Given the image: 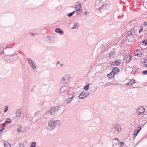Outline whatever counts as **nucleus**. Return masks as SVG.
Listing matches in <instances>:
<instances>
[{"mask_svg":"<svg viewBox=\"0 0 147 147\" xmlns=\"http://www.w3.org/2000/svg\"><path fill=\"white\" fill-rule=\"evenodd\" d=\"M70 78L69 75H65L61 78V82L63 84H66L69 81Z\"/></svg>","mask_w":147,"mask_h":147,"instance_id":"f257e3e1","label":"nucleus"},{"mask_svg":"<svg viewBox=\"0 0 147 147\" xmlns=\"http://www.w3.org/2000/svg\"><path fill=\"white\" fill-rule=\"evenodd\" d=\"M59 108V107L58 106L52 107L50 109L49 111V113L51 115H53L55 113V112L58 110Z\"/></svg>","mask_w":147,"mask_h":147,"instance_id":"f03ea898","label":"nucleus"},{"mask_svg":"<svg viewBox=\"0 0 147 147\" xmlns=\"http://www.w3.org/2000/svg\"><path fill=\"white\" fill-rule=\"evenodd\" d=\"M135 33V31L134 29H131L129 31L126 33V38L129 40V37L133 35Z\"/></svg>","mask_w":147,"mask_h":147,"instance_id":"7ed1b4c3","label":"nucleus"},{"mask_svg":"<svg viewBox=\"0 0 147 147\" xmlns=\"http://www.w3.org/2000/svg\"><path fill=\"white\" fill-rule=\"evenodd\" d=\"M27 61L28 62L31 67L34 69L36 68V66L34 64V61L30 58H28L27 59Z\"/></svg>","mask_w":147,"mask_h":147,"instance_id":"20e7f679","label":"nucleus"},{"mask_svg":"<svg viewBox=\"0 0 147 147\" xmlns=\"http://www.w3.org/2000/svg\"><path fill=\"white\" fill-rule=\"evenodd\" d=\"M116 53L115 51H111L109 53V58L113 60L116 57Z\"/></svg>","mask_w":147,"mask_h":147,"instance_id":"39448f33","label":"nucleus"},{"mask_svg":"<svg viewBox=\"0 0 147 147\" xmlns=\"http://www.w3.org/2000/svg\"><path fill=\"white\" fill-rule=\"evenodd\" d=\"M142 54V51L138 49L136 50L134 52V55L137 56L138 57H140Z\"/></svg>","mask_w":147,"mask_h":147,"instance_id":"423d86ee","label":"nucleus"},{"mask_svg":"<svg viewBox=\"0 0 147 147\" xmlns=\"http://www.w3.org/2000/svg\"><path fill=\"white\" fill-rule=\"evenodd\" d=\"M87 97L86 95V92L83 91L78 96V98L80 99H83Z\"/></svg>","mask_w":147,"mask_h":147,"instance_id":"0eeeda50","label":"nucleus"},{"mask_svg":"<svg viewBox=\"0 0 147 147\" xmlns=\"http://www.w3.org/2000/svg\"><path fill=\"white\" fill-rule=\"evenodd\" d=\"M48 125L50 127L52 128L51 129H53L55 127L54 120H50L49 121Z\"/></svg>","mask_w":147,"mask_h":147,"instance_id":"6e6552de","label":"nucleus"},{"mask_svg":"<svg viewBox=\"0 0 147 147\" xmlns=\"http://www.w3.org/2000/svg\"><path fill=\"white\" fill-rule=\"evenodd\" d=\"M113 68V69H112V72H113V74H115V75L116 74H118L120 71V69L117 67H115Z\"/></svg>","mask_w":147,"mask_h":147,"instance_id":"1a4fd4ad","label":"nucleus"},{"mask_svg":"<svg viewBox=\"0 0 147 147\" xmlns=\"http://www.w3.org/2000/svg\"><path fill=\"white\" fill-rule=\"evenodd\" d=\"M144 111L145 109L144 107H141L138 108L137 111V113L138 115H140L144 112Z\"/></svg>","mask_w":147,"mask_h":147,"instance_id":"9d476101","label":"nucleus"},{"mask_svg":"<svg viewBox=\"0 0 147 147\" xmlns=\"http://www.w3.org/2000/svg\"><path fill=\"white\" fill-rule=\"evenodd\" d=\"M77 4H78L79 5H76L75 6H77L76 7V12H77V11H80V8H81V4L79 1H77L76 2Z\"/></svg>","mask_w":147,"mask_h":147,"instance_id":"9b49d317","label":"nucleus"},{"mask_svg":"<svg viewBox=\"0 0 147 147\" xmlns=\"http://www.w3.org/2000/svg\"><path fill=\"white\" fill-rule=\"evenodd\" d=\"M21 114V109H17L16 112V116L17 117H20Z\"/></svg>","mask_w":147,"mask_h":147,"instance_id":"f8f14e48","label":"nucleus"},{"mask_svg":"<svg viewBox=\"0 0 147 147\" xmlns=\"http://www.w3.org/2000/svg\"><path fill=\"white\" fill-rule=\"evenodd\" d=\"M55 32L61 35L63 33V31L59 28L55 29Z\"/></svg>","mask_w":147,"mask_h":147,"instance_id":"ddd939ff","label":"nucleus"},{"mask_svg":"<svg viewBox=\"0 0 147 147\" xmlns=\"http://www.w3.org/2000/svg\"><path fill=\"white\" fill-rule=\"evenodd\" d=\"M132 57L129 55H128L126 58V63H129L131 60Z\"/></svg>","mask_w":147,"mask_h":147,"instance_id":"4468645a","label":"nucleus"},{"mask_svg":"<svg viewBox=\"0 0 147 147\" xmlns=\"http://www.w3.org/2000/svg\"><path fill=\"white\" fill-rule=\"evenodd\" d=\"M66 88L65 86L61 87L59 90V92L60 93H62L64 92H66Z\"/></svg>","mask_w":147,"mask_h":147,"instance_id":"2eb2a0df","label":"nucleus"},{"mask_svg":"<svg viewBox=\"0 0 147 147\" xmlns=\"http://www.w3.org/2000/svg\"><path fill=\"white\" fill-rule=\"evenodd\" d=\"M115 128L117 131H120L121 130V126L118 124H116L115 125Z\"/></svg>","mask_w":147,"mask_h":147,"instance_id":"dca6fc26","label":"nucleus"},{"mask_svg":"<svg viewBox=\"0 0 147 147\" xmlns=\"http://www.w3.org/2000/svg\"><path fill=\"white\" fill-rule=\"evenodd\" d=\"M55 127L59 126L61 123V121L59 120H55L54 121Z\"/></svg>","mask_w":147,"mask_h":147,"instance_id":"f3484780","label":"nucleus"},{"mask_svg":"<svg viewBox=\"0 0 147 147\" xmlns=\"http://www.w3.org/2000/svg\"><path fill=\"white\" fill-rule=\"evenodd\" d=\"M74 97V96L73 94L72 96L70 98H69L67 99L66 101V103L67 104L69 103L72 100V99Z\"/></svg>","mask_w":147,"mask_h":147,"instance_id":"a211bd4d","label":"nucleus"},{"mask_svg":"<svg viewBox=\"0 0 147 147\" xmlns=\"http://www.w3.org/2000/svg\"><path fill=\"white\" fill-rule=\"evenodd\" d=\"M107 76L108 78L111 79L112 78L115 76V74H113V72L112 71L109 74L107 75Z\"/></svg>","mask_w":147,"mask_h":147,"instance_id":"6ab92c4d","label":"nucleus"},{"mask_svg":"<svg viewBox=\"0 0 147 147\" xmlns=\"http://www.w3.org/2000/svg\"><path fill=\"white\" fill-rule=\"evenodd\" d=\"M120 63L118 61H116L115 62H113L111 65H118Z\"/></svg>","mask_w":147,"mask_h":147,"instance_id":"aec40b11","label":"nucleus"},{"mask_svg":"<svg viewBox=\"0 0 147 147\" xmlns=\"http://www.w3.org/2000/svg\"><path fill=\"white\" fill-rule=\"evenodd\" d=\"M135 82V80H131L130 81H129L126 84L128 85H129V86H130L132 84H134Z\"/></svg>","mask_w":147,"mask_h":147,"instance_id":"412c9836","label":"nucleus"},{"mask_svg":"<svg viewBox=\"0 0 147 147\" xmlns=\"http://www.w3.org/2000/svg\"><path fill=\"white\" fill-rule=\"evenodd\" d=\"M79 26L78 23H76L74 24L73 27H72V29H76V28H78Z\"/></svg>","mask_w":147,"mask_h":147,"instance_id":"4be33fe9","label":"nucleus"},{"mask_svg":"<svg viewBox=\"0 0 147 147\" xmlns=\"http://www.w3.org/2000/svg\"><path fill=\"white\" fill-rule=\"evenodd\" d=\"M90 84L88 83L87 84L84 86L83 88V89L85 91H87L88 90Z\"/></svg>","mask_w":147,"mask_h":147,"instance_id":"5701e85b","label":"nucleus"},{"mask_svg":"<svg viewBox=\"0 0 147 147\" xmlns=\"http://www.w3.org/2000/svg\"><path fill=\"white\" fill-rule=\"evenodd\" d=\"M5 147H11V145L7 142H5L4 143Z\"/></svg>","mask_w":147,"mask_h":147,"instance_id":"b1692460","label":"nucleus"},{"mask_svg":"<svg viewBox=\"0 0 147 147\" xmlns=\"http://www.w3.org/2000/svg\"><path fill=\"white\" fill-rule=\"evenodd\" d=\"M36 142H32L30 145V147H36Z\"/></svg>","mask_w":147,"mask_h":147,"instance_id":"393cba45","label":"nucleus"},{"mask_svg":"<svg viewBox=\"0 0 147 147\" xmlns=\"http://www.w3.org/2000/svg\"><path fill=\"white\" fill-rule=\"evenodd\" d=\"M140 131V130H138V129H135L134 132V135L136 136L138 134Z\"/></svg>","mask_w":147,"mask_h":147,"instance_id":"a878e982","label":"nucleus"},{"mask_svg":"<svg viewBox=\"0 0 147 147\" xmlns=\"http://www.w3.org/2000/svg\"><path fill=\"white\" fill-rule=\"evenodd\" d=\"M11 122V120L10 119L8 118L7 119L6 121H5V122L7 123H10Z\"/></svg>","mask_w":147,"mask_h":147,"instance_id":"bb28decb","label":"nucleus"},{"mask_svg":"<svg viewBox=\"0 0 147 147\" xmlns=\"http://www.w3.org/2000/svg\"><path fill=\"white\" fill-rule=\"evenodd\" d=\"M144 66L147 67V59L144 60Z\"/></svg>","mask_w":147,"mask_h":147,"instance_id":"cd10ccee","label":"nucleus"},{"mask_svg":"<svg viewBox=\"0 0 147 147\" xmlns=\"http://www.w3.org/2000/svg\"><path fill=\"white\" fill-rule=\"evenodd\" d=\"M106 7V6L104 5H102L100 7H99V8L100 9H105Z\"/></svg>","mask_w":147,"mask_h":147,"instance_id":"c85d7f7f","label":"nucleus"},{"mask_svg":"<svg viewBox=\"0 0 147 147\" xmlns=\"http://www.w3.org/2000/svg\"><path fill=\"white\" fill-rule=\"evenodd\" d=\"M142 42V43L145 44L146 45H147V39L143 41Z\"/></svg>","mask_w":147,"mask_h":147,"instance_id":"c756f323","label":"nucleus"},{"mask_svg":"<svg viewBox=\"0 0 147 147\" xmlns=\"http://www.w3.org/2000/svg\"><path fill=\"white\" fill-rule=\"evenodd\" d=\"M6 123L5 122H4L1 125V127H2V128H3L6 125Z\"/></svg>","mask_w":147,"mask_h":147,"instance_id":"7c9ffc66","label":"nucleus"},{"mask_svg":"<svg viewBox=\"0 0 147 147\" xmlns=\"http://www.w3.org/2000/svg\"><path fill=\"white\" fill-rule=\"evenodd\" d=\"M143 75H147V70L144 71L142 73Z\"/></svg>","mask_w":147,"mask_h":147,"instance_id":"2f4dec72","label":"nucleus"},{"mask_svg":"<svg viewBox=\"0 0 147 147\" xmlns=\"http://www.w3.org/2000/svg\"><path fill=\"white\" fill-rule=\"evenodd\" d=\"M5 107H6V109H5L4 110H3V112L4 113H5L8 110V107H7V106H6L5 107Z\"/></svg>","mask_w":147,"mask_h":147,"instance_id":"473e14b6","label":"nucleus"},{"mask_svg":"<svg viewBox=\"0 0 147 147\" xmlns=\"http://www.w3.org/2000/svg\"><path fill=\"white\" fill-rule=\"evenodd\" d=\"M100 3V1L99 0H96L95 3L96 5H97L98 3Z\"/></svg>","mask_w":147,"mask_h":147,"instance_id":"72a5a7b5","label":"nucleus"},{"mask_svg":"<svg viewBox=\"0 0 147 147\" xmlns=\"http://www.w3.org/2000/svg\"><path fill=\"white\" fill-rule=\"evenodd\" d=\"M22 130V128H18L17 131L18 132H20Z\"/></svg>","mask_w":147,"mask_h":147,"instance_id":"f704fd0d","label":"nucleus"},{"mask_svg":"<svg viewBox=\"0 0 147 147\" xmlns=\"http://www.w3.org/2000/svg\"><path fill=\"white\" fill-rule=\"evenodd\" d=\"M72 15L73 14L71 12L69 13H68V14H67L68 16L69 17L71 16H72Z\"/></svg>","mask_w":147,"mask_h":147,"instance_id":"c9c22d12","label":"nucleus"},{"mask_svg":"<svg viewBox=\"0 0 147 147\" xmlns=\"http://www.w3.org/2000/svg\"><path fill=\"white\" fill-rule=\"evenodd\" d=\"M120 146H123L124 143L123 142H120Z\"/></svg>","mask_w":147,"mask_h":147,"instance_id":"e433bc0d","label":"nucleus"},{"mask_svg":"<svg viewBox=\"0 0 147 147\" xmlns=\"http://www.w3.org/2000/svg\"><path fill=\"white\" fill-rule=\"evenodd\" d=\"M19 147H24V145L23 144H20Z\"/></svg>","mask_w":147,"mask_h":147,"instance_id":"4c0bfd02","label":"nucleus"},{"mask_svg":"<svg viewBox=\"0 0 147 147\" xmlns=\"http://www.w3.org/2000/svg\"><path fill=\"white\" fill-rule=\"evenodd\" d=\"M86 94L87 96L89 94V92L88 91L86 92Z\"/></svg>","mask_w":147,"mask_h":147,"instance_id":"58836bf2","label":"nucleus"},{"mask_svg":"<svg viewBox=\"0 0 147 147\" xmlns=\"http://www.w3.org/2000/svg\"><path fill=\"white\" fill-rule=\"evenodd\" d=\"M30 34L32 36H34V35H35L36 34H34V33H31V32L30 33Z\"/></svg>","mask_w":147,"mask_h":147,"instance_id":"ea45409f","label":"nucleus"},{"mask_svg":"<svg viewBox=\"0 0 147 147\" xmlns=\"http://www.w3.org/2000/svg\"><path fill=\"white\" fill-rule=\"evenodd\" d=\"M144 25L145 26H146L147 24V22H144Z\"/></svg>","mask_w":147,"mask_h":147,"instance_id":"a19ab883","label":"nucleus"},{"mask_svg":"<svg viewBox=\"0 0 147 147\" xmlns=\"http://www.w3.org/2000/svg\"><path fill=\"white\" fill-rule=\"evenodd\" d=\"M4 53V51H0V55L3 54Z\"/></svg>","mask_w":147,"mask_h":147,"instance_id":"79ce46f5","label":"nucleus"},{"mask_svg":"<svg viewBox=\"0 0 147 147\" xmlns=\"http://www.w3.org/2000/svg\"><path fill=\"white\" fill-rule=\"evenodd\" d=\"M143 29H140L139 31V33H140L143 30Z\"/></svg>","mask_w":147,"mask_h":147,"instance_id":"37998d69","label":"nucleus"},{"mask_svg":"<svg viewBox=\"0 0 147 147\" xmlns=\"http://www.w3.org/2000/svg\"><path fill=\"white\" fill-rule=\"evenodd\" d=\"M16 54V53H13V54H12L11 55H10L9 56V57H11V56L13 57Z\"/></svg>","mask_w":147,"mask_h":147,"instance_id":"c03bdc74","label":"nucleus"},{"mask_svg":"<svg viewBox=\"0 0 147 147\" xmlns=\"http://www.w3.org/2000/svg\"><path fill=\"white\" fill-rule=\"evenodd\" d=\"M88 13V11H86L84 13V15L86 16V14H87Z\"/></svg>","mask_w":147,"mask_h":147,"instance_id":"a18cd8bd","label":"nucleus"},{"mask_svg":"<svg viewBox=\"0 0 147 147\" xmlns=\"http://www.w3.org/2000/svg\"><path fill=\"white\" fill-rule=\"evenodd\" d=\"M138 130H140V131L141 130V129H142L141 127L140 126L138 127Z\"/></svg>","mask_w":147,"mask_h":147,"instance_id":"49530a36","label":"nucleus"},{"mask_svg":"<svg viewBox=\"0 0 147 147\" xmlns=\"http://www.w3.org/2000/svg\"><path fill=\"white\" fill-rule=\"evenodd\" d=\"M6 47L5 48V49H6L8 48H9V45H6Z\"/></svg>","mask_w":147,"mask_h":147,"instance_id":"de8ad7c7","label":"nucleus"},{"mask_svg":"<svg viewBox=\"0 0 147 147\" xmlns=\"http://www.w3.org/2000/svg\"><path fill=\"white\" fill-rule=\"evenodd\" d=\"M4 129V128H3V129H0V131L1 132V133H2V132L3 130Z\"/></svg>","mask_w":147,"mask_h":147,"instance_id":"09e8293b","label":"nucleus"},{"mask_svg":"<svg viewBox=\"0 0 147 147\" xmlns=\"http://www.w3.org/2000/svg\"><path fill=\"white\" fill-rule=\"evenodd\" d=\"M60 63V62L59 61H58L56 63V65Z\"/></svg>","mask_w":147,"mask_h":147,"instance_id":"8fccbe9b","label":"nucleus"},{"mask_svg":"<svg viewBox=\"0 0 147 147\" xmlns=\"http://www.w3.org/2000/svg\"><path fill=\"white\" fill-rule=\"evenodd\" d=\"M143 25H142L140 26V29H143Z\"/></svg>","mask_w":147,"mask_h":147,"instance_id":"3c124183","label":"nucleus"},{"mask_svg":"<svg viewBox=\"0 0 147 147\" xmlns=\"http://www.w3.org/2000/svg\"><path fill=\"white\" fill-rule=\"evenodd\" d=\"M115 140H116L118 141H119V140L118 139V138H115Z\"/></svg>","mask_w":147,"mask_h":147,"instance_id":"603ef678","label":"nucleus"},{"mask_svg":"<svg viewBox=\"0 0 147 147\" xmlns=\"http://www.w3.org/2000/svg\"><path fill=\"white\" fill-rule=\"evenodd\" d=\"M63 65L62 64H60V66L61 67H62L63 66Z\"/></svg>","mask_w":147,"mask_h":147,"instance_id":"864d4df0","label":"nucleus"},{"mask_svg":"<svg viewBox=\"0 0 147 147\" xmlns=\"http://www.w3.org/2000/svg\"><path fill=\"white\" fill-rule=\"evenodd\" d=\"M134 21H132L131 23H134Z\"/></svg>","mask_w":147,"mask_h":147,"instance_id":"5fc2aeb1","label":"nucleus"},{"mask_svg":"<svg viewBox=\"0 0 147 147\" xmlns=\"http://www.w3.org/2000/svg\"><path fill=\"white\" fill-rule=\"evenodd\" d=\"M80 14V12H79L77 14V15H78Z\"/></svg>","mask_w":147,"mask_h":147,"instance_id":"6e6d98bb","label":"nucleus"},{"mask_svg":"<svg viewBox=\"0 0 147 147\" xmlns=\"http://www.w3.org/2000/svg\"><path fill=\"white\" fill-rule=\"evenodd\" d=\"M75 11H73V12H72L71 13H72V14H73L74 13H75Z\"/></svg>","mask_w":147,"mask_h":147,"instance_id":"4d7b16f0","label":"nucleus"},{"mask_svg":"<svg viewBox=\"0 0 147 147\" xmlns=\"http://www.w3.org/2000/svg\"><path fill=\"white\" fill-rule=\"evenodd\" d=\"M109 84H107V86H109Z\"/></svg>","mask_w":147,"mask_h":147,"instance_id":"13d9d810","label":"nucleus"},{"mask_svg":"<svg viewBox=\"0 0 147 147\" xmlns=\"http://www.w3.org/2000/svg\"><path fill=\"white\" fill-rule=\"evenodd\" d=\"M76 5H79V4H77L76 3Z\"/></svg>","mask_w":147,"mask_h":147,"instance_id":"bf43d9fd","label":"nucleus"},{"mask_svg":"<svg viewBox=\"0 0 147 147\" xmlns=\"http://www.w3.org/2000/svg\"><path fill=\"white\" fill-rule=\"evenodd\" d=\"M137 72V71H135V73H136Z\"/></svg>","mask_w":147,"mask_h":147,"instance_id":"052dcab7","label":"nucleus"},{"mask_svg":"<svg viewBox=\"0 0 147 147\" xmlns=\"http://www.w3.org/2000/svg\"><path fill=\"white\" fill-rule=\"evenodd\" d=\"M47 38H49V36H48Z\"/></svg>","mask_w":147,"mask_h":147,"instance_id":"680f3d73","label":"nucleus"}]
</instances>
